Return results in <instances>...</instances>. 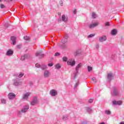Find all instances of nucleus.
<instances>
[{"label":"nucleus","mask_w":124,"mask_h":124,"mask_svg":"<svg viewBox=\"0 0 124 124\" xmlns=\"http://www.w3.org/2000/svg\"><path fill=\"white\" fill-rule=\"evenodd\" d=\"M117 29H113L111 31V35H116V34H117Z\"/></svg>","instance_id":"21"},{"label":"nucleus","mask_w":124,"mask_h":124,"mask_svg":"<svg viewBox=\"0 0 124 124\" xmlns=\"http://www.w3.org/2000/svg\"><path fill=\"white\" fill-rule=\"evenodd\" d=\"M105 113L107 114V115H110V114H111V111L109 110H106Z\"/></svg>","instance_id":"34"},{"label":"nucleus","mask_w":124,"mask_h":124,"mask_svg":"<svg viewBox=\"0 0 124 124\" xmlns=\"http://www.w3.org/2000/svg\"><path fill=\"white\" fill-rule=\"evenodd\" d=\"M16 95L14 93H11L8 94V97L10 99H14Z\"/></svg>","instance_id":"14"},{"label":"nucleus","mask_w":124,"mask_h":124,"mask_svg":"<svg viewBox=\"0 0 124 124\" xmlns=\"http://www.w3.org/2000/svg\"><path fill=\"white\" fill-rule=\"evenodd\" d=\"M38 101H37V98L36 97H34L32 101L31 102V105L32 106H34L36 104H37Z\"/></svg>","instance_id":"11"},{"label":"nucleus","mask_w":124,"mask_h":124,"mask_svg":"<svg viewBox=\"0 0 124 124\" xmlns=\"http://www.w3.org/2000/svg\"><path fill=\"white\" fill-rule=\"evenodd\" d=\"M16 37L14 36L11 37V40L13 42V45H15L16 44Z\"/></svg>","instance_id":"18"},{"label":"nucleus","mask_w":124,"mask_h":124,"mask_svg":"<svg viewBox=\"0 0 124 124\" xmlns=\"http://www.w3.org/2000/svg\"><path fill=\"white\" fill-rule=\"evenodd\" d=\"M82 66V63H78L75 68V71L74 72V78H76L77 75L79 73V69Z\"/></svg>","instance_id":"2"},{"label":"nucleus","mask_w":124,"mask_h":124,"mask_svg":"<svg viewBox=\"0 0 124 124\" xmlns=\"http://www.w3.org/2000/svg\"><path fill=\"white\" fill-rule=\"evenodd\" d=\"M22 85V82H21L20 80H15L14 81V86H15L16 87H18L19 86H21Z\"/></svg>","instance_id":"9"},{"label":"nucleus","mask_w":124,"mask_h":124,"mask_svg":"<svg viewBox=\"0 0 124 124\" xmlns=\"http://www.w3.org/2000/svg\"><path fill=\"white\" fill-rule=\"evenodd\" d=\"M2 1V0H0V2H1Z\"/></svg>","instance_id":"51"},{"label":"nucleus","mask_w":124,"mask_h":124,"mask_svg":"<svg viewBox=\"0 0 124 124\" xmlns=\"http://www.w3.org/2000/svg\"><path fill=\"white\" fill-rule=\"evenodd\" d=\"M5 28H8V24L7 23H5Z\"/></svg>","instance_id":"47"},{"label":"nucleus","mask_w":124,"mask_h":124,"mask_svg":"<svg viewBox=\"0 0 124 124\" xmlns=\"http://www.w3.org/2000/svg\"><path fill=\"white\" fill-rule=\"evenodd\" d=\"M68 20V17H67V16H65V15H63L62 16V21L63 22H67Z\"/></svg>","instance_id":"17"},{"label":"nucleus","mask_w":124,"mask_h":124,"mask_svg":"<svg viewBox=\"0 0 124 124\" xmlns=\"http://www.w3.org/2000/svg\"><path fill=\"white\" fill-rule=\"evenodd\" d=\"M67 64H68V65H71V66H75L76 61L72 59H69L67 62Z\"/></svg>","instance_id":"3"},{"label":"nucleus","mask_w":124,"mask_h":124,"mask_svg":"<svg viewBox=\"0 0 124 124\" xmlns=\"http://www.w3.org/2000/svg\"><path fill=\"white\" fill-rule=\"evenodd\" d=\"M41 68L42 69H43V70L46 69L47 68V66H46V65H43L41 67Z\"/></svg>","instance_id":"30"},{"label":"nucleus","mask_w":124,"mask_h":124,"mask_svg":"<svg viewBox=\"0 0 124 124\" xmlns=\"http://www.w3.org/2000/svg\"><path fill=\"white\" fill-rule=\"evenodd\" d=\"M63 62H67V58L66 57H63L62 58Z\"/></svg>","instance_id":"33"},{"label":"nucleus","mask_w":124,"mask_h":124,"mask_svg":"<svg viewBox=\"0 0 124 124\" xmlns=\"http://www.w3.org/2000/svg\"><path fill=\"white\" fill-rule=\"evenodd\" d=\"M35 66L37 68H39L40 67V65L39 63H36Z\"/></svg>","instance_id":"37"},{"label":"nucleus","mask_w":124,"mask_h":124,"mask_svg":"<svg viewBox=\"0 0 124 124\" xmlns=\"http://www.w3.org/2000/svg\"><path fill=\"white\" fill-rule=\"evenodd\" d=\"M35 56L36 57H39V59H42V58H44L45 55L42 54V51H38L36 53Z\"/></svg>","instance_id":"8"},{"label":"nucleus","mask_w":124,"mask_h":124,"mask_svg":"<svg viewBox=\"0 0 124 124\" xmlns=\"http://www.w3.org/2000/svg\"><path fill=\"white\" fill-rule=\"evenodd\" d=\"M29 105H25L21 110L17 111V114L19 116H21V115H22L23 113H26V112H28V110H29Z\"/></svg>","instance_id":"1"},{"label":"nucleus","mask_w":124,"mask_h":124,"mask_svg":"<svg viewBox=\"0 0 124 124\" xmlns=\"http://www.w3.org/2000/svg\"><path fill=\"white\" fill-rule=\"evenodd\" d=\"M105 26H110V23H109V22H106Z\"/></svg>","instance_id":"44"},{"label":"nucleus","mask_w":124,"mask_h":124,"mask_svg":"<svg viewBox=\"0 0 124 124\" xmlns=\"http://www.w3.org/2000/svg\"><path fill=\"white\" fill-rule=\"evenodd\" d=\"M61 55V54H60V53L59 52H56L55 54V56H60Z\"/></svg>","instance_id":"43"},{"label":"nucleus","mask_w":124,"mask_h":124,"mask_svg":"<svg viewBox=\"0 0 124 124\" xmlns=\"http://www.w3.org/2000/svg\"><path fill=\"white\" fill-rule=\"evenodd\" d=\"M99 22H94L93 23L89 25V29H94V28H96V27H97L99 25Z\"/></svg>","instance_id":"4"},{"label":"nucleus","mask_w":124,"mask_h":124,"mask_svg":"<svg viewBox=\"0 0 124 124\" xmlns=\"http://www.w3.org/2000/svg\"><path fill=\"white\" fill-rule=\"evenodd\" d=\"M107 39V38L106 37V36H102L99 37V41L100 42H103L104 41H106Z\"/></svg>","instance_id":"13"},{"label":"nucleus","mask_w":124,"mask_h":124,"mask_svg":"<svg viewBox=\"0 0 124 124\" xmlns=\"http://www.w3.org/2000/svg\"><path fill=\"white\" fill-rule=\"evenodd\" d=\"M77 13V11H76V10H74V14H76Z\"/></svg>","instance_id":"48"},{"label":"nucleus","mask_w":124,"mask_h":124,"mask_svg":"<svg viewBox=\"0 0 124 124\" xmlns=\"http://www.w3.org/2000/svg\"><path fill=\"white\" fill-rule=\"evenodd\" d=\"M17 48H21V45H18L17 46Z\"/></svg>","instance_id":"49"},{"label":"nucleus","mask_w":124,"mask_h":124,"mask_svg":"<svg viewBox=\"0 0 124 124\" xmlns=\"http://www.w3.org/2000/svg\"><path fill=\"white\" fill-rule=\"evenodd\" d=\"M53 63H49L48 64V66L50 67H51V66H53Z\"/></svg>","instance_id":"42"},{"label":"nucleus","mask_w":124,"mask_h":124,"mask_svg":"<svg viewBox=\"0 0 124 124\" xmlns=\"http://www.w3.org/2000/svg\"><path fill=\"white\" fill-rule=\"evenodd\" d=\"M24 39H25V40L29 41L30 40L31 38H30V37L26 36L24 37Z\"/></svg>","instance_id":"24"},{"label":"nucleus","mask_w":124,"mask_h":124,"mask_svg":"<svg viewBox=\"0 0 124 124\" xmlns=\"http://www.w3.org/2000/svg\"><path fill=\"white\" fill-rule=\"evenodd\" d=\"M28 57H29L28 55H24L21 57V61H25L26 59H28Z\"/></svg>","instance_id":"22"},{"label":"nucleus","mask_w":124,"mask_h":124,"mask_svg":"<svg viewBox=\"0 0 124 124\" xmlns=\"http://www.w3.org/2000/svg\"><path fill=\"white\" fill-rule=\"evenodd\" d=\"M60 4L61 6H62V5H63V2H62V0H60Z\"/></svg>","instance_id":"40"},{"label":"nucleus","mask_w":124,"mask_h":124,"mask_svg":"<svg viewBox=\"0 0 124 124\" xmlns=\"http://www.w3.org/2000/svg\"><path fill=\"white\" fill-rule=\"evenodd\" d=\"M87 112H91V111H92V108H87Z\"/></svg>","instance_id":"39"},{"label":"nucleus","mask_w":124,"mask_h":124,"mask_svg":"<svg viewBox=\"0 0 124 124\" xmlns=\"http://www.w3.org/2000/svg\"><path fill=\"white\" fill-rule=\"evenodd\" d=\"M29 84H30V86H32V85H33V83H32V81H30L29 82Z\"/></svg>","instance_id":"46"},{"label":"nucleus","mask_w":124,"mask_h":124,"mask_svg":"<svg viewBox=\"0 0 124 124\" xmlns=\"http://www.w3.org/2000/svg\"><path fill=\"white\" fill-rule=\"evenodd\" d=\"M67 38H68V36H65L63 39H62V43L65 44V43H67Z\"/></svg>","instance_id":"16"},{"label":"nucleus","mask_w":124,"mask_h":124,"mask_svg":"<svg viewBox=\"0 0 124 124\" xmlns=\"http://www.w3.org/2000/svg\"><path fill=\"white\" fill-rule=\"evenodd\" d=\"M31 95V93L28 92L22 95V98L23 100H28V98H29V96Z\"/></svg>","instance_id":"6"},{"label":"nucleus","mask_w":124,"mask_h":124,"mask_svg":"<svg viewBox=\"0 0 124 124\" xmlns=\"http://www.w3.org/2000/svg\"><path fill=\"white\" fill-rule=\"evenodd\" d=\"M62 120H63V121H66L68 120V116L67 115H64L62 117Z\"/></svg>","instance_id":"23"},{"label":"nucleus","mask_w":124,"mask_h":124,"mask_svg":"<svg viewBox=\"0 0 124 124\" xmlns=\"http://www.w3.org/2000/svg\"><path fill=\"white\" fill-rule=\"evenodd\" d=\"M107 78L108 81H111V80H113V79L114 78V74L112 73L108 74Z\"/></svg>","instance_id":"7"},{"label":"nucleus","mask_w":124,"mask_h":124,"mask_svg":"<svg viewBox=\"0 0 124 124\" xmlns=\"http://www.w3.org/2000/svg\"><path fill=\"white\" fill-rule=\"evenodd\" d=\"M92 81H93L94 83H95L96 82V80L95 79V78H92Z\"/></svg>","instance_id":"38"},{"label":"nucleus","mask_w":124,"mask_h":124,"mask_svg":"<svg viewBox=\"0 0 124 124\" xmlns=\"http://www.w3.org/2000/svg\"><path fill=\"white\" fill-rule=\"evenodd\" d=\"M120 124H124V122H122L120 123Z\"/></svg>","instance_id":"50"},{"label":"nucleus","mask_w":124,"mask_h":124,"mask_svg":"<svg viewBox=\"0 0 124 124\" xmlns=\"http://www.w3.org/2000/svg\"><path fill=\"white\" fill-rule=\"evenodd\" d=\"M55 67L57 69H60L62 67L60 65V64H57L56 65Z\"/></svg>","instance_id":"27"},{"label":"nucleus","mask_w":124,"mask_h":124,"mask_svg":"<svg viewBox=\"0 0 124 124\" xmlns=\"http://www.w3.org/2000/svg\"><path fill=\"white\" fill-rule=\"evenodd\" d=\"M49 93L51 96H56L58 94V92H57V91L52 89L50 91Z\"/></svg>","instance_id":"12"},{"label":"nucleus","mask_w":124,"mask_h":124,"mask_svg":"<svg viewBox=\"0 0 124 124\" xmlns=\"http://www.w3.org/2000/svg\"><path fill=\"white\" fill-rule=\"evenodd\" d=\"M13 55V51L11 49H9L6 52L7 56H12Z\"/></svg>","instance_id":"19"},{"label":"nucleus","mask_w":124,"mask_h":124,"mask_svg":"<svg viewBox=\"0 0 124 124\" xmlns=\"http://www.w3.org/2000/svg\"><path fill=\"white\" fill-rule=\"evenodd\" d=\"M123 102H122V101H118L117 102V101H113L112 102V104H113V105H122Z\"/></svg>","instance_id":"15"},{"label":"nucleus","mask_w":124,"mask_h":124,"mask_svg":"<svg viewBox=\"0 0 124 124\" xmlns=\"http://www.w3.org/2000/svg\"><path fill=\"white\" fill-rule=\"evenodd\" d=\"M0 8H1L2 9L3 8H5V6L4 5L2 4H1L0 5Z\"/></svg>","instance_id":"36"},{"label":"nucleus","mask_w":124,"mask_h":124,"mask_svg":"<svg viewBox=\"0 0 124 124\" xmlns=\"http://www.w3.org/2000/svg\"><path fill=\"white\" fill-rule=\"evenodd\" d=\"M95 34H91L90 35H88V38H91L92 37H93Z\"/></svg>","instance_id":"32"},{"label":"nucleus","mask_w":124,"mask_h":124,"mask_svg":"<svg viewBox=\"0 0 124 124\" xmlns=\"http://www.w3.org/2000/svg\"><path fill=\"white\" fill-rule=\"evenodd\" d=\"M112 94L115 96H117V95H119V91H118V88H113L112 90Z\"/></svg>","instance_id":"10"},{"label":"nucleus","mask_w":124,"mask_h":124,"mask_svg":"<svg viewBox=\"0 0 124 124\" xmlns=\"http://www.w3.org/2000/svg\"><path fill=\"white\" fill-rule=\"evenodd\" d=\"M1 102L2 104H6V100L4 99H1Z\"/></svg>","instance_id":"25"},{"label":"nucleus","mask_w":124,"mask_h":124,"mask_svg":"<svg viewBox=\"0 0 124 124\" xmlns=\"http://www.w3.org/2000/svg\"><path fill=\"white\" fill-rule=\"evenodd\" d=\"M92 18H93V19H95L96 18V15L94 13H92Z\"/></svg>","instance_id":"26"},{"label":"nucleus","mask_w":124,"mask_h":124,"mask_svg":"<svg viewBox=\"0 0 124 124\" xmlns=\"http://www.w3.org/2000/svg\"><path fill=\"white\" fill-rule=\"evenodd\" d=\"M79 85V82H78L76 83V85L74 86V89H76V88H77L78 87V86Z\"/></svg>","instance_id":"35"},{"label":"nucleus","mask_w":124,"mask_h":124,"mask_svg":"<svg viewBox=\"0 0 124 124\" xmlns=\"http://www.w3.org/2000/svg\"><path fill=\"white\" fill-rule=\"evenodd\" d=\"M93 99H90L89 100V103H92V102H93Z\"/></svg>","instance_id":"45"},{"label":"nucleus","mask_w":124,"mask_h":124,"mask_svg":"<svg viewBox=\"0 0 124 124\" xmlns=\"http://www.w3.org/2000/svg\"><path fill=\"white\" fill-rule=\"evenodd\" d=\"M95 47L96 48V49H99V44H96L95 46Z\"/></svg>","instance_id":"41"},{"label":"nucleus","mask_w":124,"mask_h":124,"mask_svg":"<svg viewBox=\"0 0 124 124\" xmlns=\"http://www.w3.org/2000/svg\"><path fill=\"white\" fill-rule=\"evenodd\" d=\"M24 76V74H23L22 73H20L18 77V78H22V77H23Z\"/></svg>","instance_id":"29"},{"label":"nucleus","mask_w":124,"mask_h":124,"mask_svg":"<svg viewBox=\"0 0 124 124\" xmlns=\"http://www.w3.org/2000/svg\"><path fill=\"white\" fill-rule=\"evenodd\" d=\"M11 1H12V0H10Z\"/></svg>","instance_id":"52"},{"label":"nucleus","mask_w":124,"mask_h":124,"mask_svg":"<svg viewBox=\"0 0 124 124\" xmlns=\"http://www.w3.org/2000/svg\"><path fill=\"white\" fill-rule=\"evenodd\" d=\"M87 67H88L89 72H90L93 70V67H92L90 66H88Z\"/></svg>","instance_id":"28"},{"label":"nucleus","mask_w":124,"mask_h":124,"mask_svg":"<svg viewBox=\"0 0 124 124\" xmlns=\"http://www.w3.org/2000/svg\"><path fill=\"white\" fill-rule=\"evenodd\" d=\"M80 54H81V50L78 49L74 52V56H78V55H80Z\"/></svg>","instance_id":"20"},{"label":"nucleus","mask_w":124,"mask_h":124,"mask_svg":"<svg viewBox=\"0 0 124 124\" xmlns=\"http://www.w3.org/2000/svg\"><path fill=\"white\" fill-rule=\"evenodd\" d=\"M51 75L50 72L47 70H45L43 73V76L44 78H49Z\"/></svg>","instance_id":"5"},{"label":"nucleus","mask_w":124,"mask_h":124,"mask_svg":"<svg viewBox=\"0 0 124 124\" xmlns=\"http://www.w3.org/2000/svg\"><path fill=\"white\" fill-rule=\"evenodd\" d=\"M61 47L62 48H63L64 49H65V48H67V46L65 44H63V45H61Z\"/></svg>","instance_id":"31"}]
</instances>
